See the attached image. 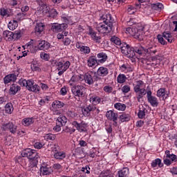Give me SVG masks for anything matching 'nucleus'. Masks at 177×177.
I'll use <instances>...</instances> for the list:
<instances>
[{
	"instance_id": "1",
	"label": "nucleus",
	"mask_w": 177,
	"mask_h": 177,
	"mask_svg": "<svg viewBox=\"0 0 177 177\" xmlns=\"http://www.w3.org/2000/svg\"><path fill=\"white\" fill-rule=\"evenodd\" d=\"M101 20H103V23H100L96 27L98 32L101 34H108V32L113 31V22L114 19L111 17V15H103L101 17Z\"/></svg>"
},
{
	"instance_id": "2",
	"label": "nucleus",
	"mask_w": 177,
	"mask_h": 177,
	"mask_svg": "<svg viewBox=\"0 0 177 177\" xmlns=\"http://www.w3.org/2000/svg\"><path fill=\"white\" fill-rule=\"evenodd\" d=\"M21 156L28 158L33 165H38V158H39V155H38V152H37L35 149L27 148L21 151Z\"/></svg>"
},
{
	"instance_id": "3",
	"label": "nucleus",
	"mask_w": 177,
	"mask_h": 177,
	"mask_svg": "<svg viewBox=\"0 0 177 177\" xmlns=\"http://www.w3.org/2000/svg\"><path fill=\"white\" fill-rule=\"evenodd\" d=\"M119 48L121 50L122 53L128 57H135V53H138V55H139V52L138 51V49H139V45L132 47L129 44L123 42Z\"/></svg>"
},
{
	"instance_id": "4",
	"label": "nucleus",
	"mask_w": 177,
	"mask_h": 177,
	"mask_svg": "<svg viewBox=\"0 0 177 177\" xmlns=\"http://www.w3.org/2000/svg\"><path fill=\"white\" fill-rule=\"evenodd\" d=\"M54 64H55L57 67V70L58 72V75L61 76L70 68V66H71V63L70 61L64 60L63 59H59L58 61L53 60Z\"/></svg>"
},
{
	"instance_id": "5",
	"label": "nucleus",
	"mask_w": 177,
	"mask_h": 177,
	"mask_svg": "<svg viewBox=\"0 0 177 177\" xmlns=\"http://www.w3.org/2000/svg\"><path fill=\"white\" fill-rule=\"evenodd\" d=\"M144 84L143 81L138 80L136 82V84H133V91L136 93L138 102H140V99L147 93L145 88H142Z\"/></svg>"
},
{
	"instance_id": "6",
	"label": "nucleus",
	"mask_w": 177,
	"mask_h": 177,
	"mask_svg": "<svg viewBox=\"0 0 177 177\" xmlns=\"http://www.w3.org/2000/svg\"><path fill=\"white\" fill-rule=\"evenodd\" d=\"M84 82H86V84H88V85H93V84H95V82L101 81L102 77H99L96 72L91 71L89 73H86L84 75Z\"/></svg>"
},
{
	"instance_id": "7",
	"label": "nucleus",
	"mask_w": 177,
	"mask_h": 177,
	"mask_svg": "<svg viewBox=\"0 0 177 177\" xmlns=\"http://www.w3.org/2000/svg\"><path fill=\"white\" fill-rule=\"evenodd\" d=\"M138 55L142 56V55H150L151 56H153L157 53V46L152 45L148 47V48H145V47L139 45V48H138Z\"/></svg>"
},
{
	"instance_id": "8",
	"label": "nucleus",
	"mask_w": 177,
	"mask_h": 177,
	"mask_svg": "<svg viewBox=\"0 0 177 177\" xmlns=\"http://www.w3.org/2000/svg\"><path fill=\"white\" fill-rule=\"evenodd\" d=\"M86 88L82 85H75L71 88L73 95L77 97H85L86 95Z\"/></svg>"
},
{
	"instance_id": "9",
	"label": "nucleus",
	"mask_w": 177,
	"mask_h": 177,
	"mask_svg": "<svg viewBox=\"0 0 177 177\" xmlns=\"http://www.w3.org/2000/svg\"><path fill=\"white\" fill-rule=\"evenodd\" d=\"M127 31L129 32V34L138 41H143V30H138V28H128Z\"/></svg>"
},
{
	"instance_id": "10",
	"label": "nucleus",
	"mask_w": 177,
	"mask_h": 177,
	"mask_svg": "<svg viewBox=\"0 0 177 177\" xmlns=\"http://www.w3.org/2000/svg\"><path fill=\"white\" fill-rule=\"evenodd\" d=\"M29 92H34L35 93H39L41 92V88L39 86L34 82V80H28V84L27 88Z\"/></svg>"
},
{
	"instance_id": "11",
	"label": "nucleus",
	"mask_w": 177,
	"mask_h": 177,
	"mask_svg": "<svg viewBox=\"0 0 177 177\" xmlns=\"http://www.w3.org/2000/svg\"><path fill=\"white\" fill-rule=\"evenodd\" d=\"M3 131H10L11 133H16L17 132V126L13 122H9L8 123H3L2 124Z\"/></svg>"
},
{
	"instance_id": "12",
	"label": "nucleus",
	"mask_w": 177,
	"mask_h": 177,
	"mask_svg": "<svg viewBox=\"0 0 177 177\" xmlns=\"http://www.w3.org/2000/svg\"><path fill=\"white\" fill-rule=\"evenodd\" d=\"M151 90L147 91V99L152 107H157L158 106V100L153 96Z\"/></svg>"
},
{
	"instance_id": "13",
	"label": "nucleus",
	"mask_w": 177,
	"mask_h": 177,
	"mask_svg": "<svg viewBox=\"0 0 177 177\" xmlns=\"http://www.w3.org/2000/svg\"><path fill=\"white\" fill-rule=\"evenodd\" d=\"M67 27H68L67 24L54 23L51 25V30L53 31V32H61V31H63V30H66Z\"/></svg>"
},
{
	"instance_id": "14",
	"label": "nucleus",
	"mask_w": 177,
	"mask_h": 177,
	"mask_svg": "<svg viewBox=\"0 0 177 177\" xmlns=\"http://www.w3.org/2000/svg\"><path fill=\"white\" fill-rule=\"evenodd\" d=\"M95 110H96V106L93 104H89L84 106L82 109V111L84 115L86 117H89L91 116V113H92V111H95Z\"/></svg>"
},
{
	"instance_id": "15",
	"label": "nucleus",
	"mask_w": 177,
	"mask_h": 177,
	"mask_svg": "<svg viewBox=\"0 0 177 177\" xmlns=\"http://www.w3.org/2000/svg\"><path fill=\"white\" fill-rule=\"evenodd\" d=\"M97 33L95 32L93 29L89 28L88 35H91L92 39L94 40L96 44H103L102 37L100 36H97Z\"/></svg>"
},
{
	"instance_id": "16",
	"label": "nucleus",
	"mask_w": 177,
	"mask_h": 177,
	"mask_svg": "<svg viewBox=\"0 0 177 177\" xmlns=\"http://www.w3.org/2000/svg\"><path fill=\"white\" fill-rule=\"evenodd\" d=\"M50 48V43L45 40H39L37 49L39 50H48Z\"/></svg>"
},
{
	"instance_id": "17",
	"label": "nucleus",
	"mask_w": 177,
	"mask_h": 177,
	"mask_svg": "<svg viewBox=\"0 0 177 177\" xmlns=\"http://www.w3.org/2000/svg\"><path fill=\"white\" fill-rule=\"evenodd\" d=\"M156 96L161 97L162 100H167V99L169 97V93H168L165 88H159L157 91Z\"/></svg>"
},
{
	"instance_id": "18",
	"label": "nucleus",
	"mask_w": 177,
	"mask_h": 177,
	"mask_svg": "<svg viewBox=\"0 0 177 177\" xmlns=\"http://www.w3.org/2000/svg\"><path fill=\"white\" fill-rule=\"evenodd\" d=\"M72 125L76 128L79 132H86V124L78 123L77 121L72 122Z\"/></svg>"
},
{
	"instance_id": "19",
	"label": "nucleus",
	"mask_w": 177,
	"mask_h": 177,
	"mask_svg": "<svg viewBox=\"0 0 177 177\" xmlns=\"http://www.w3.org/2000/svg\"><path fill=\"white\" fill-rule=\"evenodd\" d=\"M54 151H57L55 154H54V157L55 158H56V160H63V158H66V153L63 152V151H59V146L58 145H54Z\"/></svg>"
},
{
	"instance_id": "20",
	"label": "nucleus",
	"mask_w": 177,
	"mask_h": 177,
	"mask_svg": "<svg viewBox=\"0 0 177 177\" xmlns=\"http://www.w3.org/2000/svg\"><path fill=\"white\" fill-rule=\"evenodd\" d=\"M99 60L96 59V56H90L87 60V66L88 67H96L99 65Z\"/></svg>"
},
{
	"instance_id": "21",
	"label": "nucleus",
	"mask_w": 177,
	"mask_h": 177,
	"mask_svg": "<svg viewBox=\"0 0 177 177\" xmlns=\"http://www.w3.org/2000/svg\"><path fill=\"white\" fill-rule=\"evenodd\" d=\"M53 173V169L50 166H41L40 167V174H43L44 176L50 175V174Z\"/></svg>"
},
{
	"instance_id": "22",
	"label": "nucleus",
	"mask_w": 177,
	"mask_h": 177,
	"mask_svg": "<svg viewBox=\"0 0 177 177\" xmlns=\"http://www.w3.org/2000/svg\"><path fill=\"white\" fill-rule=\"evenodd\" d=\"M106 117L109 121H118V113H115L113 111H108L106 113Z\"/></svg>"
},
{
	"instance_id": "23",
	"label": "nucleus",
	"mask_w": 177,
	"mask_h": 177,
	"mask_svg": "<svg viewBox=\"0 0 177 177\" xmlns=\"http://www.w3.org/2000/svg\"><path fill=\"white\" fill-rule=\"evenodd\" d=\"M16 80H17V75L15 74H9L7 75L4 78V84L7 85V84H9L10 82H15Z\"/></svg>"
},
{
	"instance_id": "24",
	"label": "nucleus",
	"mask_w": 177,
	"mask_h": 177,
	"mask_svg": "<svg viewBox=\"0 0 177 177\" xmlns=\"http://www.w3.org/2000/svg\"><path fill=\"white\" fill-rule=\"evenodd\" d=\"M45 30V25L42 23H37L35 27V32L36 35H41Z\"/></svg>"
},
{
	"instance_id": "25",
	"label": "nucleus",
	"mask_w": 177,
	"mask_h": 177,
	"mask_svg": "<svg viewBox=\"0 0 177 177\" xmlns=\"http://www.w3.org/2000/svg\"><path fill=\"white\" fill-rule=\"evenodd\" d=\"M21 87L20 86L17 85V84H12L10 85V90H9V94L10 95H16L19 91H21Z\"/></svg>"
},
{
	"instance_id": "26",
	"label": "nucleus",
	"mask_w": 177,
	"mask_h": 177,
	"mask_svg": "<svg viewBox=\"0 0 177 177\" xmlns=\"http://www.w3.org/2000/svg\"><path fill=\"white\" fill-rule=\"evenodd\" d=\"M97 75H98V77H106V75H107V74H109V69L106 67L104 66H100L97 72H96Z\"/></svg>"
},
{
	"instance_id": "27",
	"label": "nucleus",
	"mask_w": 177,
	"mask_h": 177,
	"mask_svg": "<svg viewBox=\"0 0 177 177\" xmlns=\"http://www.w3.org/2000/svg\"><path fill=\"white\" fill-rule=\"evenodd\" d=\"M37 3L39 5V6L41 7V10L44 15H47V13H49V12H50V8H49V6L46 5V3H43L39 0L37 1Z\"/></svg>"
},
{
	"instance_id": "28",
	"label": "nucleus",
	"mask_w": 177,
	"mask_h": 177,
	"mask_svg": "<svg viewBox=\"0 0 177 177\" xmlns=\"http://www.w3.org/2000/svg\"><path fill=\"white\" fill-rule=\"evenodd\" d=\"M35 121L34 118H25L22 120L21 124L24 127H30V125L34 124Z\"/></svg>"
},
{
	"instance_id": "29",
	"label": "nucleus",
	"mask_w": 177,
	"mask_h": 177,
	"mask_svg": "<svg viewBox=\"0 0 177 177\" xmlns=\"http://www.w3.org/2000/svg\"><path fill=\"white\" fill-rule=\"evenodd\" d=\"M129 175V169H128L127 167H124L118 172L115 177H128Z\"/></svg>"
},
{
	"instance_id": "30",
	"label": "nucleus",
	"mask_w": 177,
	"mask_h": 177,
	"mask_svg": "<svg viewBox=\"0 0 177 177\" xmlns=\"http://www.w3.org/2000/svg\"><path fill=\"white\" fill-rule=\"evenodd\" d=\"M97 60H98L99 63L103 64L107 60V54L103 52L99 53L97 55Z\"/></svg>"
},
{
	"instance_id": "31",
	"label": "nucleus",
	"mask_w": 177,
	"mask_h": 177,
	"mask_svg": "<svg viewBox=\"0 0 177 177\" xmlns=\"http://www.w3.org/2000/svg\"><path fill=\"white\" fill-rule=\"evenodd\" d=\"M56 122L57 124H58V125L64 127V125L67 124V118H66V116L61 115L57 118V119L56 120Z\"/></svg>"
},
{
	"instance_id": "32",
	"label": "nucleus",
	"mask_w": 177,
	"mask_h": 177,
	"mask_svg": "<svg viewBox=\"0 0 177 177\" xmlns=\"http://www.w3.org/2000/svg\"><path fill=\"white\" fill-rule=\"evenodd\" d=\"M66 106L64 102L59 100H55L52 104L53 109H62Z\"/></svg>"
},
{
	"instance_id": "33",
	"label": "nucleus",
	"mask_w": 177,
	"mask_h": 177,
	"mask_svg": "<svg viewBox=\"0 0 177 177\" xmlns=\"http://www.w3.org/2000/svg\"><path fill=\"white\" fill-rule=\"evenodd\" d=\"M89 102L90 103H92L93 106H96V104H99V103L102 102V100L100 99V97L93 95L90 97Z\"/></svg>"
},
{
	"instance_id": "34",
	"label": "nucleus",
	"mask_w": 177,
	"mask_h": 177,
	"mask_svg": "<svg viewBox=\"0 0 177 177\" xmlns=\"http://www.w3.org/2000/svg\"><path fill=\"white\" fill-rule=\"evenodd\" d=\"M111 42L119 46V48L122 45V42H121V39L117 36H112L110 39Z\"/></svg>"
},
{
	"instance_id": "35",
	"label": "nucleus",
	"mask_w": 177,
	"mask_h": 177,
	"mask_svg": "<svg viewBox=\"0 0 177 177\" xmlns=\"http://www.w3.org/2000/svg\"><path fill=\"white\" fill-rule=\"evenodd\" d=\"M165 155H166V158H169L170 161H171V162H177L176 155H175L174 153L171 154L169 150H167L165 151Z\"/></svg>"
},
{
	"instance_id": "36",
	"label": "nucleus",
	"mask_w": 177,
	"mask_h": 177,
	"mask_svg": "<svg viewBox=\"0 0 177 177\" xmlns=\"http://www.w3.org/2000/svg\"><path fill=\"white\" fill-rule=\"evenodd\" d=\"M18 26L19 23L16 20L10 21L8 25L9 30H11L12 31H13V30H16V28H17Z\"/></svg>"
},
{
	"instance_id": "37",
	"label": "nucleus",
	"mask_w": 177,
	"mask_h": 177,
	"mask_svg": "<svg viewBox=\"0 0 177 177\" xmlns=\"http://www.w3.org/2000/svg\"><path fill=\"white\" fill-rule=\"evenodd\" d=\"M13 104L10 102H8L5 106V111L6 114H12L13 113Z\"/></svg>"
},
{
	"instance_id": "38",
	"label": "nucleus",
	"mask_w": 177,
	"mask_h": 177,
	"mask_svg": "<svg viewBox=\"0 0 177 177\" xmlns=\"http://www.w3.org/2000/svg\"><path fill=\"white\" fill-rule=\"evenodd\" d=\"M4 38H8V41H12L13 39V32L10 30H5L3 32Z\"/></svg>"
},
{
	"instance_id": "39",
	"label": "nucleus",
	"mask_w": 177,
	"mask_h": 177,
	"mask_svg": "<svg viewBox=\"0 0 177 177\" xmlns=\"http://www.w3.org/2000/svg\"><path fill=\"white\" fill-rule=\"evenodd\" d=\"M157 165L159 167V168H161L164 165L161 162V159L156 158L151 162V167L152 168H156Z\"/></svg>"
},
{
	"instance_id": "40",
	"label": "nucleus",
	"mask_w": 177,
	"mask_h": 177,
	"mask_svg": "<svg viewBox=\"0 0 177 177\" xmlns=\"http://www.w3.org/2000/svg\"><path fill=\"white\" fill-rule=\"evenodd\" d=\"M163 38L167 39L169 44H172V34L169 32H164L162 35Z\"/></svg>"
},
{
	"instance_id": "41",
	"label": "nucleus",
	"mask_w": 177,
	"mask_h": 177,
	"mask_svg": "<svg viewBox=\"0 0 177 177\" xmlns=\"http://www.w3.org/2000/svg\"><path fill=\"white\" fill-rule=\"evenodd\" d=\"M119 118L121 122H126L131 120V115H129V114L122 113L120 115Z\"/></svg>"
},
{
	"instance_id": "42",
	"label": "nucleus",
	"mask_w": 177,
	"mask_h": 177,
	"mask_svg": "<svg viewBox=\"0 0 177 177\" xmlns=\"http://www.w3.org/2000/svg\"><path fill=\"white\" fill-rule=\"evenodd\" d=\"M163 8H164V6L161 3H156L151 4V9H153V10L160 11Z\"/></svg>"
},
{
	"instance_id": "43",
	"label": "nucleus",
	"mask_w": 177,
	"mask_h": 177,
	"mask_svg": "<svg viewBox=\"0 0 177 177\" xmlns=\"http://www.w3.org/2000/svg\"><path fill=\"white\" fill-rule=\"evenodd\" d=\"M114 107L117 110H120V111H124L125 109H127V105H125L124 104L118 102L114 104Z\"/></svg>"
},
{
	"instance_id": "44",
	"label": "nucleus",
	"mask_w": 177,
	"mask_h": 177,
	"mask_svg": "<svg viewBox=\"0 0 177 177\" xmlns=\"http://www.w3.org/2000/svg\"><path fill=\"white\" fill-rule=\"evenodd\" d=\"M117 81L118 84H124L127 81V76L124 74H120L117 77Z\"/></svg>"
},
{
	"instance_id": "45",
	"label": "nucleus",
	"mask_w": 177,
	"mask_h": 177,
	"mask_svg": "<svg viewBox=\"0 0 177 177\" xmlns=\"http://www.w3.org/2000/svg\"><path fill=\"white\" fill-rule=\"evenodd\" d=\"M80 52H82L84 55H89L91 53V48L86 46H82Z\"/></svg>"
},
{
	"instance_id": "46",
	"label": "nucleus",
	"mask_w": 177,
	"mask_h": 177,
	"mask_svg": "<svg viewBox=\"0 0 177 177\" xmlns=\"http://www.w3.org/2000/svg\"><path fill=\"white\" fill-rule=\"evenodd\" d=\"M18 84H19L21 86H26L27 89V86H28V80H26L25 79L21 78L19 80Z\"/></svg>"
},
{
	"instance_id": "47",
	"label": "nucleus",
	"mask_w": 177,
	"mask_h": 177,
	"mask_svg": "<svg viewBox=\"0 0 177 177\" xmlns=\"http://www.w3.org/2000/svg\"><path fill=\"white\" fill-rule=\"evenodd\" d=\"M21 38V32L20 30L15 31L12 35V39H20Z\"/></svg>"
},
{
	"instance_id": "48",
	"label": "nucleus",
	"mask_w": 177,
	"mask_h": 177,
	"mask_svg": "<svg viewBox=\"0 0 177 177\" xmlns=\"http://www.w3.org/2000/svg\"><path fill=\"white\" fill-rule=\"evenodd\" d=\"M157 38L159 44H161V45H167V41L164 39L162 35H158Z\"/></svg>"
},
{
	"instance_id": "49",
	"label": "nucleus",
	"mask_w": 177,
	"mask_h": 177,
	"mask_svg": "<svg viewBox=\"0 0 177 177\" xmlns=\"http://www.w3.org/2000/svg\"><path fill=\"white\" fill-rule=\"evenodd\" d=\"M40 57L42 59V60H46V62H48L50 59L49 55L45 52H41L40 53Z\"/></svg>"
},
{
	"instance_id": "50",
	"label": "nucleus",
	"mask_w": 177,
	"mask_h": 177,
	"mask_svg": "<svg viewBox=\"0 0 177 177\" xmlns=\"http://www.w3.org/2000/svg\"><path fill=\"white\" fill-rule=\"evenodd\" d=\"M56 16H57V11L55 9L50 10V12H48V17L55 19Z\"/></svg>"
},
{
	"instance_id": "51",
	"label": "nucleus",
	"mask_w": 177,
	"mask_h": 177,
	"mask_svg": "<svg viewBox=\"0 0 177 177\" xmlns=\"http://www.w3.org/2000/svg\"><path fill=\"white\" fill-rule=\"evenodd\" d=\"M37 169V165H34V163L30 162V165L28 167V171H29V172H35Z\"/></svg>"
},
{
	"instance_id": "52",
	"label": "nucleus",
	"mask_w": 177,
	"mask_h": 177,
	"mask_svg": "<svg viewBox=\"0 0 177 177\" xmlns=\"http://www.w3.org/2000/svg\"><path fill=\"white\" fill-rule=\"evenodd\" d=\"M45 139H46V140H55V139H56V136L52 133H48L46 135Z\"/></svg>"
},
{
	"instance_id": "53",
	"label": "nucleus",
	"mask_w": 177,
	"mask_h": 177,
	"mask_svg": "<svg viewBox=\"0 0 177 177\" xmlns=\"http://www.w3.org/2000/svg\"><path fill=\"white\" fill-rule=\"evenodd\" d=\"M62 19L64 23H66L69 24V23L71 21V17L66 16V15H62Z\"/></svg>"
},
{
	"instance_id": "54",
	"label": "nucleus",
	"mask_w": 177,
	"mask_h": 177,
	"mask_svg": "<svg viewBox=\"0 0 177 177\" xmlns=\"http://www.w3.org/2000/svg\"><path fill=\"white\" fill-rule=\"evenodd\" d=\"M0 15L3 17L8 16V17H9V14H8V10L5 9L3 8L0 9Z\"/></svg>"
},
{
	"instance_id": "55",
	"label": "nucleus",
	"mask_w": 177,
	"mask_h": 177,
	"mask_svg": "<svg viewBox=\"0 0 177 177\" xmlns=\"http://www.w3.org/2000/svg\"><path fill=\"white\" fill-rule=\"evenodd\" d=\"M130 91L131 86L128 85H124L122 87V92H123V93H128V92H129Z\"/></svg>"
},
{
	"instance_id": "56",
	"label": "nucleus",
	"mask_w": 177,
	"mask_h": 177,
	"mask_svg": "<svg viewBox=\"0 0 177 177\" xmlns=\"http://www.w3.org/2000/svg\"><path fill=\"white\" fill-rule=\"evenodd\" d=\"M67 115L71 117V118H75L77 117V114L75 111H68Z\"/></svg>"
},
{
	"instance_id": "57",
	"label": "nucleus",
	"mask_w": 177,
	"mask_h": 177,
	"mask_svg": "<svg viewBox=\"0 0 177 177\" xmlns=\"http://www.w3.org/2000/svg\"><path fill=\"white\" fill-rule=\"evenodd\" d=\"M33 146L35 149H42V147H44V144L42 142H36L34 143Z\"/></svg>"
},
{
	"instance_id": "58",
	"label": "nucleus",
	"mask_w": 177,
	"mask_h": 177,
	"mask_svg": "<svg viewBox=\"0 0 177 177\" xmlns=\"http://www.w3.org/2000/svg\"><path fill=\"white\" fill-rule=\"evenodd\" d=\"M62 42L65 46H68V45L71 44V39H70L68 37H65L63 39Z\"/></svg>"
},
{
	"instance_id": "59",
	"label": "nucleus",
	"mask_w": 177,
	"mask_h": 177,
	"mask_svg": "<svg viewBox=\"0 0 177 177\" xmlns=\"http://www.w3.org/2000/svg\"><path fill=\"white\" fill-rule=\"evenodd\" d=\"M53 169H55L56 171H59V169H63V166H62L60 163H55L53 165Z\"/></svg>"
},
{
	"instance_id": "60",
	"label": "nucleus",
	"mask_w": 177,
	"mask_h": 177,
	"mask_svg": "<svg viewBox=\"0 0 177 177\" xmlns=\"http://www.w3.org/2000/svg\"><path fill=\"white\" fill-rule=\"evenodd\" d=\"M138 115V118H145V117L146 116V112L145 111V110H140Z\"/></svg>"
},
{
	"instance_id": "61",
	"label": "nucleus",
	"mask_w": 177,
	"mask_h": 177,
	"mask_svg": "<svg viewBox=\"0 0 177 177\" xmlns=\"http://www.w3.org/2000/svg\"><path fill=\"white\" fill-rule=\"evenodd\" d=\"M30 68L32 71H39V70H41V68H39L38 65H37L36 64H32L30 65Z\"/></svg>"
},
{
	"instance_id": "62",
	"label": "nucleus",
	"mask_w": 177,
	"mask_h": 177,
	"mask_svg": "<svg viewBox=\"0 0 177 177\" xmlns=\"http://www.w3.org/2000/svg\"><path fill=\"white\" fill-rule=\"evenodd\" d=\"M122 71H128L129 70V65L128 64H124L120 66Z\"/></svg>"
},
{
	"instance_id": "63",
	"label": "nucleus",
	"mask_w": 177,
	"mask_h": 177,
	"mask_svg": "<svg viewBox=\"0 0 177 177\" xmlns=\"http://www.w3.org/2000/svg\"><path fill=\"white\" fill-rule=\"evenodd\" d=\"M62 124H57L56 122V125L53 127V129L55 131V132H60L62 131Z\"/></svg>"
},
{
	"instance_id": "64",
	"label": "nucleus",
	"mask_w": 177,
	"mask_h": 177,
	"mask_svg": "<svg viewBox=\"0 0 177 177\" xmlns=\"http://www.w3.org/2000/svg\"><path fill=\"white\" fill-rule=\"evenodd\" d=\"M104 91L107 93H111V92H113V87L109 86H106L104 87Z\"/></svg>"
}]
</instances>
